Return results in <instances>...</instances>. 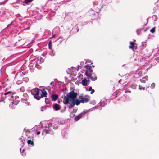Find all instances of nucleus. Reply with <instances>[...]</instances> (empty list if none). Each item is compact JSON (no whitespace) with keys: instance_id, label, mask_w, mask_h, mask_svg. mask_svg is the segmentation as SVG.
Masks as SVG:
<instances>
[{"instance_id":"31","label":"nucleus","mask_w":159,"mask_h":159,"mask_svg":"<svg viewBox=\"0 0 159 159\" xmlns=\"http://www.w3.org/2000/svg\"><path fill=\"white\" fill-rule=\"evenodd\" d=\"M81 118L80 117H78V115L76 116L74 118L75 120L76 121H78L79 119H80Z\"/></svg>"},{"instance_id":"52","label":"nucleus","mask_w":159,"mask_h":159,"mask_svg":"<svg viewBox=\"0 0 159 159\" xmlns=\"http://www.w3.org/2000/svg\"><path fill=\"white\" fill-rule=\"evenodd\" d=\"M93 67H94V66H92Z\"/></svg>"},{"instance_id":"48","label":"nucleus","mask_w":159,"mask_h":159,"mask_svg":"<svg viewBox=\"0 0 159 159\" xmlns=\"http://www.w3.org/2000/svg\"><path fill=\"white\" fill-rule=\"evenodd\" d=\"M58 103H59L60 102V101L59 100H58Z\"/></svg>"},{"instance_id":"46","label":"nucleus","mask_w":159,"mask_h":159,"mask_svg":"<svg viewBox=\"0 0 159 159\" xmlns=\"http://www.w3.org/2000/svg\"><path fill=\"white\" fill-rule=\"evenodd\" d=\"M21 142H22L23 143V140H21ZM24 144L23 143L22 145V147H23V146L24 145Z\"/></svg>"},{"instance_id":"18","label":"nucleus","mask_w":159,"mask_h":159,"mask_svg":"<svg viewBox=\"0 0 159 159\" xmlns=\"http://www.w3.org/2000/svg\"><path fill=\"white\" fill-rule=\"evenodd\" d=\"M51 98L52 100L54 101L58 99V96L57 94H54L52 95Z\"/></svg>"},{"instance_id":"2","label":"nucleus","mask_w":159,"mask_h":159,"mask_svg":"<svg viewBox=\"0 0 159 159\" xmlns=\"http://www.w3.org/2000/svg\"><path fill=\"white\" fill-rule=\"evenodd\" d=\"M55 0H48L45 4H47L50 7L47 9L48 15L46 17L48 19H51V17L54 16L55 12L53 10H57L59 8V6L55 3Z\"/></svg>"},{"instance_id":"33","label":"nucleus","mask_w":159,"mask_h":159,"mask_svg":"<svg viewBox=\"0 0 159 159\" xmlns=\"http://www.w3.org/2000/svg\"><path fill=\"white\" fill-rule=\"evenodd\" d=\"M100 107V105H99V104H98V105H96V106L94 107L93 108L91 109V110H92V109L94 108V109H97L98 108H98Z\"/></svg>"},{"instance_id":"42","label":"nucleus","mask_w":159,"mask_h":159,"mask_svg":"<svg viewBox=\"0 0 159 159\" xmlns=\"http://www.w3.org/2000/svg\"><path fill=\"white\" fill-rule=\"evenodd\" d=\"M92 87H89V89L88 91H91V90H92Z\"/></svg>"},{"instance_id":"40","label":"nucleus","mask_w":159,"mask_h":159,"mask_svg":"<svg viewBox=\"0 0 159 159\" xmlns=\"http://www.w3.org/2000/svg\"><path fill=\"white\" fill-rule=\"evenodd\" d=\"M91 91L90 92V93L91 94L93 93L94 92V91H95L93 89H92V90H91Z\"/></svg>"},{"instance_id":"20","label":"nucleus","mask_w":159,"mask_h":159,"mask_svg":"<svg viewBox=\"0 0 159 159\" xmlns=\"http://www.w3.org/2000/svg\"><path fill=\"white\" fill-rule=\"evenodd\" d=\"M49 54L52 56H54V53L53 52V50L52 49H49Z\"/></svg>"},{"instance_id":"36","label":"nucleus","mask_w":159,"mask_h":159,"mask_svg":"<svg viewBox=\"0 0 159 159\" xmlns=\"http://www.w3.org/2000/svg\"><path fill=\"white\" fill-rule=\"evenodd\" d=\"M155 84L154 83H153L151 84L150 87H151V88H152V89H153L155 87Z\"/></svg>"},{"instance_id":"43","label":"nucleus","mask_w":159,"mask_h":159,"mask_svg":"<svg viewBox=\"0 0 159 159\" xmlns=\"http://www.w3.org/2000/svg\"><path fill=\"white\" fill-rule=\"evenodd\" d=\"M40 133V131H38L37 133V135H38Z\"/></svg>"},{"instance_id":"21","label":"nucleus","mask_w":159,"mask_h":159,"mask_svg":"<svg viewBox=\"0 0 159 159\" xmlns=\"http://www.w3.org/2000/svg\"><path fill=\"white\" fill-rule=\"evenodd\" d=\"M13 98V94L12 93L10 95H9V96L6 99H7L8 100H13L12 98Z\"/></svg>"},{"instance_id":"38","label":"nucleus","mask_w":159,"mask_h":159,"mask_svg":"<svg viewBox=\"0 0 159 159\" xmlns=\"http://www.w3.org/2000/svg\"><path fill=\"white\" fill-rule=\"evenodd\" d=\"M45 108H46L44 107H41V111H43V109H45Z\"/></svg>"},{"instance_id":"15","label":"nucleus","mask_w":159,"mask_h":159,"mask_svg":"<svg viewBox=\"0 0 159 159\" xmlns=\"http://www.w3.org/2000/svg\"><path fill=\"white\" fill-rule=\"evenodd\" d=\"M53 108L54 110L57 111L60 109L61 107L57 104L56 103L53 105Z\"/></svg>"},{"instance_id":"25","label":"nucleus","mask_w":159,"mask_h":159,"mask_svg":"<svg viewBox=\"0 0 159 159\" xmlns=\"http://www.w3.org/2000/svg\"><path fill=\"white\" fill-rule=\"evenodd\" d=\"M33 0H25L24 2L26 4L30 3Z\"/></svg>"},{"instance_id":"35","label":"nucleus","mask_w":159,"mask_h":159,"mask_svg":"<svg viewBox=\"0 0 159 159\" xmlns=\"http://www.w3.org/2000/svg\"><path fill=\"white\" fill-rule=\"evenodd\" d=\"M155 27H154L153 28H152L151 30H150V32L152 33H154V32H155Z\"/></svg>"},{"instance_id":"41","label":"nucleus","mask_w":159,"mask_h":159,"mask_svg":"<svg viewBox=\"0 0 159 159\" xmlns=\"http://www.w3.org/2000/svg\"><path fill=\"white\" fill-rule=\"evenodd\" d=\"M54 38V39L53 40L54 42H56L58 40V39H56V37Z\"/></svg>"},{"instance_id":"29","label":"nucleus","mask_w":159,"mask_h":159,"mask_svg":"<svg viewBox=\"0 0 159 159\" xmlns=\"http://www.w3.org/2000/svg\"><path fill=\"white\" fill-rule=\"evenodd\" d=\"M63 40V38H62V37H59V38L58 39V41L60 43H61Z\"/></svg>"},{"instance_id":"37","label":"nucleus","mask_w":159,"mask_h":159,"mask_svg":"<svg viewBox=\"0 0 159 159\" xmlns=\"http://www.w3.org/2000/svg\"><path fill=\"white\" fill-rule=\"evenodd\" d=\"M49 86H48V87H46L45 88V89H46L47 90H48V92H49L51 90H50L49 89Z\"/></svg>"},{"instance_id":"7","label":"nucleus","mask_w":159,"mask_h":159,"mask_svg":"<svg viewBox=\"0 0 159 159\" xmlns=\"http://www.w3.org/2000/svg\"><path fill=\"white\" fill-rule=\"evenodd\" d=\"M60 32V28L58 27H55L52 31L53 36L52 38H55L58 35Z\"/></svg>"},{"instance_id":"22","label":"nucleus","mask_w":159,"mask_h":159,"mask_svg":"<svg viewBox=\"0 0 159 159\" xmlns=\"http://www.w3.org/2000/svg\"><path fill=\"white\" fill-rule=\"evenodd\" d=\"M19 101L18 100H13V102H12V105H16L18 104L19 103Z\"/></svg>"},{"instance_id":"27","label":"nucleus","mask_w":159,"mask_h":159,"mask_svg":"<svg viewBox=\"0 0 159 159\" xmlns=\"http://www.w3.org/2000/svg\"><path fill=\"white\" fill-rule=\"evenodd\" d=\"M152 18L153 20L155 21L157 20V17L156 15H153L152 16Z\"/></svg>"},{"instance_id":"34","label":"nucleus","mask_w":159,"mask_h":159,"mask_svg":"<svg viewBox=\"0 0 159 159\" xmlns=\"http://www.w3.org/2000/svg\"><path fill=\"white\" fill-rule=\"evenodd\" d=\"M90 103L91 104L95 105L96 103V102L95 100H93L90 102Z\"/></svg>"},{"instance_id":"17","label":"nucleus","mask_w":159,"mask_h":159,"mask_svg":"<svg viewBox=\"0 0 159 159\" xmlns=\"http://www.w3.org/2000/svg\"><path fill=\"white\" fill-rule=\"evenodd\" d=\"M148 78L147 76H146L145 77H143L142 79L140 80V81L143 83H145L146 81L148 80Z\"/></svg>"},{"instance_id":"24","label":"nucleus","mask_w":159,"mask_h":159,"mask_svg":"<svg viewBox=\"0 0 159 159\" xmlns=\"http://www.w3.org/2000/svg\"><path fill=\"white\" fill-rule=\"evenodd\" d=\"M137 72L138 73V77H140L143 75L142 72L140 70H138Z\"/></svg>"},{"instance_id":"23","label":"nucleus","mask_w":159,"mask_h":159,"mask_svg":"<svg viewBox=\"0 0 159 159\" xmlns=\"http://www.w3.org/2000/svg\"><path fill=\"white\" fill-rule=\"evenodd\" d=\"M20 152L22 153V155L23 156H25L26 155L25 153H24V149H22V148H21L20 149Z\"/></svg>"},{"instance_id":"3","label":"nucleus","mask_w":159,"mask_h":159,"mask_svg":"<svg viewBox=\"0 0 159 159\" xmlns=\"http://www.w3.org/2000/svg\"><path fill=\"white\" fill-rule=\"evenodd\" d=\"M31 92L34 98L37 100H40L41 98L46 97L47 95V92L44 89H39L35 88L33 89Z\"/></svg>"},{"instance_id":"8","label":"nucleus","mask_w":159,"mask_h":159,"mask_svg":"<svg viewBox=\"0 0 159 159\" xmlns=\"http://www.w3.org/2000/svg\"><path fill=\"white\" fill-rule=\"evenodd\" d=\"M107 100L105 98H103L101 100L100 102L98 103L100 106L98 108L99 110H101L102 107H104L105 105L107 104Z\"/></svg>"},{"instance_id":"5","label":"nucleus","mask_w":159,"mask_h":159,"mask_svg":"<svg viewBox=\"0 0 159 159\" xmlns=\"http://www.w3.org/2000/svg\"><path fill=\"white\" fill-rule=\"evenodd\" d=\"M85 74L88 79V81H89V79L90 78L93 81L96 80L97 79L96 75L95 73L92 72L90 73H88L87 72H85Z\"/></svg>"},{"instance_id":"11","label":"nucleus","mask_w":159,"mask_h":159,"mask_svg":"<svg viewBox=\"0 0 159 159\" xmlns=\"http://www.w3.org/2000/svg\"><path fill=\"white\" fill-rule=\"evenodd\" d=\"M11 93L10 91H8L7 92H6L4 93H3L2 94V97L3 98H5L6 99L7 97H8L9 96Z\"/></svg>"},{"instance_id":"30","label":"nucleus","mask_w":159,"mask_h":159,"mask_svg":"<svg viewBox=\"0 0 159 159\" xmlns=\"http://www.w3.org/2000/svg\"><path fill=\"white\" fill-rule=\"evenodd\" d=\"M139 89L140 90H145L144 87H142L140 85L139 86Z\"/></svg>"},{"instance_id":"1","label":"nucleus","mask_w":159,"mask_h":159,"mask_svg":"<svg viewBox=\"0 0 159 159\" xmlns=\"http://www.w3.org/2000/svg\"><path fill=\"white\" fill-rule=\"evenodd\" d=\"M77 95V94L73 90L69 92L64 96L63 100V103L69 109H71L74 107L75 104L78 106L80 103H84L88 102L89 99L88 96L82 98L79 101L76 98Z\"/></svg>"},{"instance_id":"45","label":"nucleus","mask_w":159,"mask_h":159,"mask_svg":"<svg viewBox=\"0 0 159 159\" xmlns=\"http://www.w3.org/2000/svg\"><path fill=\"white\" fill-rule=\"evenodd\" d=\"M66 107H64V110H65V109H66ZM64 111H65V110H64V111H63V110H61V112H63Z\"/></svg>"},{"instance_id":"32","label":"nucleus","mask_w":159,"mask_h":159,"mask_svg":"<svg viewBox=\"0 0 159 159\" xmlns=\"http://www.w3.org/2000/svg\"><path fill=\"white\" fill-rule=\"evenodd\" d=\"M58 126L57 125L55 124L53 125V128L55 129H56L58 128Z\"/></svg>"},{"instance_id":"44","label":"nucleus","mask_w":159,"mask_h":159,"mask_svg":"<svg viewBox=\"0 0 159 159\" xmlns=\"http://www.w3.org/2000/svg\"><path fill=\"white\" fill-rule=\"evenodd\" d=\"M20 76H23V75H24V74H23V73H20Z\"/></svg>"},{"instance_id":"12","label":"nucleus","mask_w":159,"mask_h":159,"mask_svg":"<svg viewBox=\"0 0 159 159\" xmlns=\"http://www.w3.org/2000/svg\"><path fill=\"white\" fill-rule=\"evenodd\" d=\"M91 109H89L88 110H86L82 112H81L78 115V117H80L81 118L84 116L89 111H92Z\"/></svg>"},{"instance_id":"14","label":"nucleus","mask_w":159,"mask_h":159,"mask_svg":"<svg viewBox=\"0 0 159 159\" xmlns=\"http://www.w3.org/2000/svg\"><path fill=\"white\" fill-rule=\"evenodd\" d=\"M85 67L87 70V71H86L85 72H87L88 73H90L93 72V70L91 69V66L87 65H86Z\"/></svg>"},{"instance_id":"28","label":"nucleus","mask_w":159,"mask_h":159,"mask_svg":"<svg viewBox=\"0 0 159 159\" xmlns=\"http://www.w3.org/2000/svg\"><path fill=\"white\" fill-rule=\"evenodd\" d=\"M131 87L133 89H135L136 88L137 85L136 84H132L131 85Z\"/></svg>"},{"instance_id":"9","label":"nucleus","mask_w":159,"mask_h":159,"mask_svg":"<svg viewBox=\"0 0 159 159\" xmlns=\"http://www.w3.org/2000/svg\"><path fill=\"white\" fill-rule=\"evenodd\" d=\"M27 143L28 145L29 146H30V145L31 146H34L33 137H28V139H27Z\"/></svg>"},{"instance_id":"39","label":"nucleus","mask_w":159,"mask_h":159,"mask_svg":"<svg viewBox=\"0 0 159 159\" xmlns=\"http://www.w3.org/2000/svg\"><path fill=\"white\" fill-rule=\"evenodd\" d=\"M54 82L53 81H52V82L51 83H50V85H52V88L53 87V86H54Z\"/></svg>"},{"instance_id":"16","label":"nucleus","mask_w":159,"mask_h":159,"mask_svg":"<svg viewBox=\"0 0 159 159\" xmlns=\"http://www.w3.org/2000/svg\"><path fill=\"white\" fill-rule=\"evenodd\" d=\"M24 24V25H23V26L25 29H26L30 28V24L28 21L25 22Z\"/></svg>"},{"instance_id":"51","label":"nucleus","mask_w":159,"mask_h":159,"mask_svg":"<svg viewBox=\"0 0 159 159\" xmlns=\"http://www.w3.org/2000/svg\"><path fill=\"white\" fill-rule=\"evenodd\" d=\"M137 32V30L136 31ZM138 35H139V34H138V32H137Z\"/></svg>"},{"instance_id":"50","label":"nucleus","mask_w":159,"mask_h":159,"mask_svg":"<svg viewBox=\"0 0 159 159\" xmlns=\"http://www.w3.org/2000/svg\"><path fill=\"white\" fill-rule=\"evenodd\" d=\"M63 124V122L61 123V124Z\"/></svg>"},{"instance_id":"47","label":"nucleus","mask_w":159,"mask_h":159,"mask_svg":"<svg viewBox=\"0 0 159 159\" xmlns=\"http://www.w3.org/2000/svg\"><path fill=\"white\" fill-rule=\"evenodd\" d=\"M12 25V23H10V24H9V25Z\"/></svg>"},{"instance_id":"10","label":"nucleus","mask_w":159,"mask_h":159,"mask_svg":"<svg viewBox=\"0 0 159 159\" xmlns=\"http://www.w3.org/2000/svg\"><path fill=\"white\" fill-rule=\"evenodd\" d=\"M135 41L134 40V42H135ZM134 42H130V45L129 46V48L134 50V49L135 48L136 49L137 48V44L136 43H134Z\"/></svg>"},{"instance_id":"6","label":"nucleus","mask_w":159,"mask_h":159,"mask_svg":"<svg viewBox=\"0 0 159 159\" xmlns=\"http://www.w3.org/2000/svg\"><path fill=\"white\" fill-rule=\"evenodd\" d=\"M36 11L41 16H45L46 14H48L47 16L48 15L47 9L45 10L42 9L41 10L39 8H36Z\"/></svg>"},{"instance_id":"13","label":"nucleus","mask_w":159,"mask_h":159,"mask_svg":"<svg viewBox=\"0 0 159 159\" xmlns=\"http://www.w3.org/2000/svg\"><path fill=\"white\" fill-rule=\"evenodd\" d=\"M91 109H89L88 110H86L82 112H81L78 115V117H80L81 118L84 116L89 111H92Z\"/></svg>"},{"instance_id":"26","label":"nucleus","mask_w":159,"mask_h":159,"mask_svg":"<svg viewBox=\"0 0 159 159\" xmlns=\"http://www.w3.org/2000/svg\"><path fill=\"white\" fill-rule=\"evenodd\" d=\"M49 49H52V42L51 41H50L48 43V48Z\"/></svg>"},{"instance_id":"19","label":"nucleus","mask_w":159,"mask_h":159,"mask_svg":"<svg viewBox=\"0 0 159 159\" xmlns=\"http://www.w3.org/2000/svg\"><path fill=\"white\" fill-rule=\"evenodd\" d=\"M88 80L86 79H84L81 81L82 84L83 86H86L87 84Z\"/></svg>"},{"instance_id":"53","label":"nucleus","mask_w":159,"mask_h":159,"mask_svg":"<svg viewBox=\"0 0 159 159\" xmlns=\"http://www.w3.org/2000/svg\"><path fill=\"white\" fill-rule=\"evenodd\" d=\"M10 106L11 107V105H10Z\"/></svg>"},{"instance_id":"4","label":"nucleus","mask_w":159,"mask_h":159,"mask_svg":"<svg viewBox=\"0 0 159 159\" xmlns=\"http://www.w3.org/2000/svg\"><path fill=\"white\" fill-rule=\"evenodd\" d=\"M52 125V124L50 123H45L43 125H42V128H44L43 130L42 135H44L50 133V130L51 129Z\"/></svg>"},{"instance_id":"49","label":"nucleus","mask_w":159,"mask_h":159,"mask_svg":"<svg viewBox=\"0 0 159 159\" xmlns=\"http://www.w3.org/2000/svg\"><path fill=\"white\" fill-rule=\"evenodd\" d=\"M73 112H75V111H74V110H73Z\"/></svg>"}]
</instances>
